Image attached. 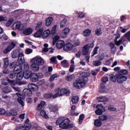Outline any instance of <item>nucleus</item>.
I'll return each instance as SVG.
<instances>
[{
	"label": "nucleus",
	"mask_w": 130,
	"mask_h": 130,
	"mask_svg": "<svg viewBox=\"0 0 130 130\" xmlns=\"http://www.w3.org/2000/svg\"><path fill=\"white\" fill-rule=\"evenodd\" d=\"M98 49H99V47H96L95 48H94L92 52V54L91 55L92 57H93L94 55H96V54L98 53Z\"/></svg>",
	"instance_id": "45"
},
{
	"label": "nucleus",
	"mask_w": 130,
	"mask_h": 130,
	"mask_svg": "<svg viewBox=\"0 0 130 130\" xmlns=\"http://www.w3.org/2000/svg\"><path fill=\"white\" fill-rule=\"evenodd\" d=\"M63 45H64V42L61 40L58 41L56 44V46L58 49H60L63 47Z\"/></svg>",
	"instance_id": "18"
},
{
	"label": "nucleus",
	"mask_w": 130,
	"mask_h": 130,
	"mask_svg": "<svg viewBox=\"0 0 130 130\" xmlns=\"http://www.w3.org/2000/svg\"><path fill=\"white\" fill-rule=\"evenodd\" d=\"M75 64H71L69 69V72L70 73H74V71H75Z\"/></svg>",
	"instance_id": "53"
},
{
	"label": "nucleus",
	"mask_w": 130,
	"mask_h": 130,
	"mask_svg": "<svg viewBox=\"0 0 130 130\" xmlns=\"http://www.w3.org/2000/svg\"><path fill=\"white\" fill-rule=\"evenodd\" d=\"M3 61L4 62V68L6 69L9 67V58H4Z\"/></svg>",
	"instance_id": "40"
},
{
	"label": "nucleus",
	"mask_w": 130,
	"mask_h": 130,
	"mask_svg": "<svg viewBox=\"0 0 130 130\" xmlns=\"http://www.w3.org/2000/svg\"><path fill=\"white\" fill-rule=\"evenodd\" d=\"M82 54L83 55H87V54H89V49L88 48V46L85 45L83 47Z\"/></svg>",
	"instance_id": "26"
},
{
	"label": "nucleus",
	"mask_w": 130,
	"mask_h": 130,
	"mask_svg": "<svg viewBox=\"0 0 130 130\" xmlns=\"http://www.w3.org/2000/svg\"><path fill=\"white\" fill-rule=\"evenodd\" d=\"M105 59V55L104 54H102L100 55L99 57V59L101 61V60H104Z\"/></svg>",
	"instance_id": "56"
},
{
	"label": "nucleus",
	"mask_w": 130,
	"mask_h": 130,
	"mask_svg": "<svg viewBox=\"0 0 130 130\" xmlns=\"http://www.w3.org/2000/svg\"><path fill=\"white\" fill-rule=\"evenodd\" d=\"M42 27V21H40L38 22V23L37 24V26H36V30L40 29V28H41Z\"/></svg>",
	"instance_id": "55"
},
{
	"label": "nucleus",
	"mask_w": 130,
	"mask_h": 130,
	"mask_svg": "<svg viewBox=\"0 0 130 130\" xmlns=\"http://www.w3.org/2000/svg\"><path fill=\"white\" fill-rule=\"evenodd\" d=\"M60 38V37L59 36H56L54 37V38L53 39V42H52V44L53 46L55 45L56 43H57V42H58V41H59V39Z\"/></svg>",
	"instance_id": "29"
},
{
	"label": "nucleus",
	"mask_w": 130,
	"mask_h": 130,
	"mask_svg": "<svg viewBox=\"0 0 130 130\" xmlns=\"http://www.w3.org/2000/svg\"><path fill=\"white\" fill-rule=\"evenodd\" d=\"M101 61L100 60H94L92 62L93 66L94 67H99L100 66H101Z\"/></svg>",
	"instance_id": "34"
},
{
	"label": "nucleus",
	"mask_w": 130,
	"mask_h": 130,
	"mask_svg": "<svg viewBox=\"0 0 130 130\" xmlns=\"http://www.w3.org/2000/svg\"><path fill=\"white\" fill-rule=\"evenodd\" d=\"M55 92L56 93L52 96L53 99L57 98V97H60V96H69L70 95V90L63 88L61 90L60 88H58L55 90Z\"/></svg>",
	"instance_id": "5"
},
{
	"label": "nucleus",
	"mask_w": 130,
	"mask_h": 130,
	"mask_svg": "<svg viewBox=\"0 0 130 130\" xmlns=\"http://www.w3.org/2000/svg\"><path fill=\"white\" fill-rule=\"evenodd\" d=\"M32 63L39 64V66H43L44 64V59L40 56H37L30 60Z\"/></svg>",
	"instance_id": "7"
},
{
	"label": "nucleus",
	"mask_w": 130,
	"mask_h": 130,
	"mask_svg": "<svg viewBox=\"0 0 130 130\" xmlns=\"http://www.w3.org/2000/svg\"><path fill=\"white\" fill-rule=\"evenodd\" d=\"M45 104H46V103H45V102L42 101L40 103V104L38 106L37 110H38L39 111H40V110H41V109L43 108V107L45 106Z\"/></svg>",
	"instance_id": "27"
},
{
	"label": "nucleus",
	"mask_w": 130,
	"mask_h": 130,
	"mask_svg": "<svg viewBox=\"0 0 130 130\" xmlns=\"http://www.w3.org/2000/svg\"><path fill=\"white\" fill-rule=\"evenodd\" d=\"M116 76V81L117 83L119 84H121L123 83V82H125L126 81V76H123L121 74H117Z\"/></svg>",
	"instance_id": "8"
},
{
	"label": "nucleus",
	"mask_w": 130,
	"mask_h": 130,
	"mask_svg": "<svg viewBox=\"0 0 130 130\" xmlns=\"http://www.w3.org/2000/svg\"><path fill=\"white\" fill-rule=\"evenodd\" d=\"M40 114L42 116H43V117H44V118H46L47 119H48V116L47 115V114H46V112H45V111L44 110H42L40 112Z\"/></svg>",
	"instance_id": "41"
},
{
	"label": "nucleus",
	"mask_w": 130,
	"mask_h": 130,
	"mask_svg": "<svg viewBox=\"0 0 130 130\" xmlns=\"http://www.w3.org/2000/svg\"><path fill=\"white\" fill-rule=\"evenodd\" d=\"M72 102L74 103V104H76V103H78L79 102V97L78 96H74L72 98Z\"/></svg>",
	"instance_id": "37"
},
{
	"label": "nucleus",
	"mask_w": 130,
	"mask_h": 130,
	"mask_svg": "<svg viewBox=\"0 0 130 130\" xmlns=\"http://www.w3.org/2000/svg\"><path fill=\"white\" fill-rule=\"evenodd\" d=\"M8 83H10V85L12 86H15V85L17 84V85H25L26 84V82H22L20 81L19 82L17 81L16 82V81L15 80H11L10 79H8Z\"/></svg>",
	"instance_id": "9"
},
{
	"label": "nucleus",
	"mask_w": 130,
	"mask_h": 130,
	"mask_svg": "<svg viewBox=\"0 0 130 130\" xmlns=\"http://www.w3.org/2000/svg\"><path fill=\"white\" fill-rule=\"evenodd\" d=\"M95 113L97 114V115H101L102 113H103V111H101L100 110H96L95 111Z\"/></svg>",
	"instance_id": "64"
},
{
	"label": "nucleus",
	"mask_w": 130,
	"mask_h": 130,
	"mask_svg": "<svg viewBox=\"0 0 130 130\" xmlns=\"http://www.w3.org/2000/svg\"><path fill=\"white\" fill-rule=\"evenodd\" d=\"M70 32V28H66L63 30L61 34V37L62 38H66L67 37V35H68V33Z\"/></svg>",
	"instance_id": "16"
},
{
	"label": "nucleus",
	"mask_w": 130,
	"mask_h": 130,
	"mask_svg": "<svg viewBox=\"0 0 130 130\" xmlns=\"http://www.w3.org/2000/svg\"><path fill=\"white\" fill-rule=\"evenodd\" d=\"M32 32L33 29L31 27H28L23 31V34L24 35H30V34H32Z\"/></svg>",
	"instance_id": "20"
},
{
	"label": "nucleus",
	"mask_w": 130,
	"mask_h": 130,
	"mask_svg": "<svg viewBox=\"0 0 130 130\" xmlns=\"http://www.w3.org/2000/svg\"><path fill=\"white\" fill-rule=\"evenodd\" d=\"M44 48L43 49V52H47V51H48V48H47V47H48V44H45L44 45Z\"/></svg>",
	"instance_id": "54"
},
{
	"label": "nucleus",
	"mask_w": 130,
	"mask_h": 130,
	"mask_svg": "<svg viewBox=\"0 0 130 130\" xmlns=\"http://www.w3.org/2000/svg\"><path fill=\"white\" fill-rule=\"evenodd\" d=\"M23 95H21L19 92L16 93V95L18 96V98L17 99L18 102L21 105L22 107H24V104L23 100L25 99V96H32V91L31 89H24L23 90Z\"/></svg>",
	"instance_id": "3"
},
{
	"label": "nucleus",
	"mask_w": 130,
	"mask_h": 130,
	"mask_svg": "<svg viewBox=\"0 0 130 130\" xmlns=\"http://www.w3.org/2000/svg\"><path fill=\"white\" fill-rule=\"evenodd\" d=\"M52 21H53V18L51 17L47 18L46 20V26H47V27H49V26L51 25Z\"/></svg>",
	"instance_id": "25"
},
{
	"label": "nucleus",
	"mask_w": 130,
	"mask_h": 130,
	"mask_svg": "<svg viewBox=\"0 0 130 130\" xmlns=\"http://www.w3.org/2000/svg\"><path fill=\"white\" fill-rule=\"evenodd\" d=\"M80 44V41L77 40L74 42L73 47H77V46H79Z\"/></svg>",
	"instance_id": "60"
},
{
	"label": "nucleus",
	"mask_w": 130,
	"mask_h": 130,
	"mask_svg": "<svg viewBox=\"0 0 130 130\" xmlns=\"http://www.w3.org/2000/svg\"><path fill=\"white\" fill-rule=\"evenodd\" d=\"M15 46H16L15 43H11L10 45L4 51V53H5V54H7V53H9L12 49L15 48Z\"/></svg>",
	"instance_id": "10"
},
{
	"label": "nucleus",
	"mask_w": 130,
	"mask_h": 130,
	"mask_svg": "<svg viewBox=\"0 0 130 130\" xmlns=\"http://www.w3.org/2000/svg\"><path fill=\"white\" fill-rule=\"evenodd\" d=\"M73 47L74 46L71 43H66L63 47V50L65 51H71L72 49H73Z\"/></svg>",
	"instance_id": "12"
},
{
	"label": "nucleus",
	"mask_w": 130,
	"mask_h": 130,
	"mask_svg": "<svg viewBox=\"0 0 130 130\" xmlns=\"http://www.w3.org/2000/svg\"><path fill=\"white\" fill-rule=\"evenodd\" d=\"M26 28H27V25L26 24L21 23L19 31H23V30H25Z\"/></svg>",
	"instance_id": "51"
},
{
	"label": "nucleus",
	"mask_w": 130,
	"mask_h": 130,
	"mask_svg": "<svg viewBox=\"0 0 130 130\" xmlns=\"http://www.w3.org/2000/svg\"><path fill=\"white\" fill-rule=\"evenodd\" d=\"M28 88L31 91H38L39 87L36 84L30 83L28 85Z\"/></svg>",
	"instance_id": "13"
},
{
	"label": "nucleus",
	"mask_w": 130,
	"mask_h": 130,
	"mask_svg": "<svg viewBox=\"0 0 130 130\" xmlns=\"http://www.w3.org/2000/svg\"><path fill=\"white\" fill-rule=\"evenodd\" d=\"M99 118L100 120H101L102 121H104L105 120H107V119H108L107 116L104 115L100 116L99 117Z\"/></svg>",
	"instance_id": "46"
},
{
	"label": "nucleus",
	"mask_w": 130,
	"mask_h": 130,
	"mask_svg": "<svg viewBox=\"0 0 130 130\" xmlns=\"http://www.w3.org/2000/svg\"><path fill=\"white\" fill-rule=\"evenodd\" d=\"M120 72L122 75H127L128 74V71L125 69L121 70Z\"/></svg>",
	"instance_id": "61"
},
{
	"label": "nucleus",
	"mask_w": 130,
	"mask_h": 130,
	"mask_svg": "<svg viewBox=\"0 0 130 130\" xmlns=\"http://www.w3.org/2000/svg\"><path fill=\"white\" fill-rule=\"evenodd\" d=\"M97 110H100L101 111H103L104 112L105 111V109L102 106V105H97L96 106Z\"/></svg>",
	"instance_id": "43"
},
{
	"label": "nucleus",
	"mask_w": 130,
	"mask_h": 130,
	"mask_svg": "<svg viewBox=\"0 0 130 130\" xmlns=\"http://www.w3.org/2000/svg\"><path fill=\"white\" fill-rule=\"evenodd\" d=\"M24 77V72H21L20 73H17V79L18 81H21L23 77Z\"/></svg>",
	"instance_id": "36"
},
{
	"label": "nucleus",
	"mask_w": 130,
	"mask_h": 130,
	"mask_svg": "<svg viewBox=\"0 0 130 130\" xmlns=\"http://www.w3.org/2000/svg\"><path fill=\"white\" fill-rule=\"evenodd\" d=\"M61 64L63 68H68V66H69V63L67 60H64L61 61Z\"/></svg>",
	"instance_id": "38"
},
{
	"label": "nucleus",
	"mask_w": 130,
	"mask_h": 130,
	"mask_svg": "<svg viewBox=\"0 0 130 130\" xmlns=\"http://www.w3.org/2000/svg\"><path fill=\"white\" fill-rule=\"evenodd\" d=\"M91 33H92V31L90 29H87L83 31L82 35L84 37H89Z\"/></svg>",
	"instance_id": "22"
},
{
	"label": "nucleus",
	"mask_w": 130,
	"mask_h": 130,
	"mask_svg": "<svg viewBox=\"0 0 130 130\" xmlns=\"http://www.w3.org/2000/svg\"><path fill=\"white\" fill-rule=\"evenodd\" d=\"M49 35H50V29H48L43 32L42 35V38H43V39H45V38L49 37Z\"/></svg>",
	"instance_id": "17"
},
{
	"label": "nucleus",
	"mask_w": 130,
	"mask_h": 130,
	"mask_svg": "<svg viewBox=\"0 0 130 130\" xmlns=\"http://www.w3.org/2000/svg\"><path fill=\"white\" fill-rule=\"evenodd\" d=\"M13 22H14V19L11 18L10 19H9V20L6 23V26L7 27H10V26L12 24H13Z\"/></svg>",
	"instance_id": "47"
},
{
	"label": "nucleus",
	"mask_w": 130,
	"mask_h": 130,
	"mask_svg": "<svg viewBox=\"0 0 130 130\" xmlns=\"http://www.w3.org/2000/svg\"><path fill=\"white\" fill-rule=\"evenodd\" d=\"M113 61V58H111L109 60H107L105 62L106 66H109L111 63V61Z\"/></svg>",
	"instance_id": "57"
},
{
	"label": "nucleus",
	"mask_w": 130,
	"mask_h": 130,
	"mask_svg": "<svg viewBox=\"0 0 130 130\" xmlns=\"http://www.w3.org/2000/svg\"><path fill=\"white\" fill-rule=\"evenodd\" d=\"M57 28V25H55L54 26H53L52 30H51L52 34H55L56 33V29Z\"/></svg>",
	"instance_id": "49"
},
{
	"label": "nucleus",
	"mask_w": 130,
	"mask_h": 130,
	"mask_svg": "<svg viewBox=\"0 0 130 130\" xmlns=\"http://www.w3.org/2000/svg\"><path fill=\"white\" fill-rule=\"evenodd\" d=\"M50 63H52V64H56L57 63L56 56H53L50 58Z\"/></svg>",
	"instance_id": "30"
},
{
	"label": "nucleus",
	"mask_w": 130,
	"mask_h": 130,
	"mask_svg": "<svg viewBox=\"0 0 130 130\" xmlns=\"http://www.w3.org/2000/svg\"><path fill=\"white\" fill-rule=\"evenodd\" d=\"M56 125H59L60 128L62 129H67L68 128H72L73 127V124H70V120L69 119H64V118L59 117L56 121Z\"/></svg>",
	"instance_id": "2"
},
{
	"label": "nucleus",
	"mask_w": 130,
	"mask_h": 130,
	"mask_svg": "<svg viewBox=\"0 0 130 130\" xmlns=\"http://www.w3.org/2000/svg\"><path fill=\"white\" fill-rule=\"evenodd\" d=\"M44 29L43 28H40L36 33L34 34V36L36 38H40L42 36V33Z\"/></svg>",
	"instance_id": "15"
},
{
	"label": "nucleus",
	"mask_w": 130,
	"mask_h": 130,
	"mask_svg": "<svg viewBox=\"0 0 130 130\" xmlns=\"http://www.w3.org/2000/svg\"><path fill=\"white\" fill-rule=\"evenodd\" d=\"M110 79L112 82H113L114 83H115L116 82V78H115V76L113 74H111L110 75Z\"/></svg>",
	"instance_id": "48"
},
{
	"label": "nucleus",
	"mask_w": 130,
	"mask_h": 130,
	"mask_svg": "<svg viewBox=\"0 0 130 130\" xmlns=\"http://www.w3.org/2000/svg\"><path fill=\"white\" fill-rule=\"evenodd\" d=\"M30 81H31V82H33L34 83L38 81V77L36 73H32L31 74V76H30Z\"/></svg>",
	"instance_id": "23"
},
{
	"label": "nucleus",
	"mask_w": 130,
	"mask_h": 130,
	"mask_svg": "<svg viewBox=\"0 0 130 130\" xmlns=\"http://www.w3.org/2000/svg\"><path fill=\"white\" fill-rule=\"evenodd\" d=\"M84 118H85V115H84V114H82L80 115L79 119V124H82L83 121L84 120Z\"/></svg>",
	"instance_id": "39"
},
{
	"label": "nucleus",
	"mask_w": 130,
	"mask_h": 130,
	"mask_svg": "<svg viewBox=\"0 0 130 130\" xmlns=\"http://www.w3.org/2000/svg\"><path fill=\"white\" fill-rule=\"evenodd\" d=\"M59 75H57L56 74H53L50 78L49 81L50 82H53L55 79H57V78H59Z\"/></svg>",
	"instance_id": "28"
},
{
	"label": "nucleus",
	"mask_w": 130,
	"mask_h": 130,
	"mask_svg": "<svg viewBox=\"0 0 130 130\" xmlns=\"http://www.w3.org/2000/svg\"><path fill=\"white\" fill-rule=\"evenodd\" d=\"M99 102H105L108 101V99L106 96H101L98 99Z\"/></svg>",
	"instance_id": "32"
},
{
	"label": "nucleus",
	"mask_w": 130,
	"mask_h": 130,
	"mask_svg": "<svg viewBox=\"0 0 130 130\" xmlns=\"http://www.w3.org/2000/svg\"><path fill=\"white\" fill-rule=\"evenodd\" d=\"M67 22H68L67 19H62L60 22V28H63L67 25Z\"/></svg>",
	"instance_id": "31"
},
{
	"label": "nucleus",
	"mask_w": 130,
	"mask_h": 130,
	"mask_svg": "<svg viewBox=\"0 0 130 130\" xmlns=\"http://www.w3.org/2000/svg\"><path fill=\"white\" fill-rule=\"evenodd\" d=\"M45 83H46V81L44 79H42L38 81L37 84L38 86H43Z\"/></svg>",
	"instance_id": "42"
},
{
	"label": "nucleus",
	"mask_w": 130,
	"mask_h": 130,
	"mask_svg": "<svg viewBox=\"0 0 130 130\" xmlns=\"http://www.w3.org/2000/svg\"><path fill=\"white\" fill-rule=\"evenodd\" d=\"M33 52V50L31 49L27 48L25 50V53L26 54H30Z\"/></svg>",
	"instance_id": "58"
},
{
	"label": "nucleus",
	"mask_w": 130,
	"mask_h": 130,
	"mask_svg": "<svg viewBox=\"0 0 130 130\" xmlns=\"http://www.w3.org/2000/svg\"><path fill=\"white\" fill-rule=\"evenodd\" d=\"M6 114V110L4 109L0 108V115H5Z\"/></svg>",
	"instance_id": "63"
},
{
	"label": "nucleus",
	"mask_w": 130,
	"mask_h": 130,
	"mask_svg": "<svg viewBox=\"0 0 130 130\" xmlns=\"http://www.w3.org/2000/svg\"><path fill=\"white\" fill-rule=\"evenodd\" d=\"M94 125L95 126L99 127V126H101V125H102V122H101L99 119H96L94 121Z\"/></svg>",
	"instance_id": "35"
},
{
	"label": "nucleus",
	"mask_w": 130,
	"mask_h": 130,
	"mask_svg": "<svg viewBox=\"0 0 130 130\" xmlns=\"http://www.w3.org/2000/svg\"><path fill=\"white\" fill-rule=\"evenodd\" d=\"M11 56L12 58H17V57H18V62L19 64H23L25 62L24 53H21L20 49H17L12 52Z\"/></svg>",
	"instance_id": "4"
},
{
	"label": "nucleus",
	"mask_w": 130,
	"mask_h": 130,
	"mask_svg": "<svg viewBox=\"0 0 130 130\" xmlns=\"http://www.w3.org/2000/svg\"><path fill=\"white\" fill-rule=\"evenodd\" d=\"M95 34L97 36H100L102 34V31L100 29L98 28L95 30Z\"/></svg>",
	"instance_id": "52"
},
{
	"label": "nucleus",
	"mask_w": 130,
	"mask_h": 130,
	"mask_svg": "<svg viewBox=\"0 0 130 130\" xmlns=\"http://www.w3.org/2000/svg\"><path fill=\"white\" fill-rule=\"evenodd\" d=\"M3 92H4V93H11V92H12V89L10 87L6 86L3 89Z\"/></svg>",
	"instance_id": "44"
},
{
	"label": "nucleus",
	"mask_w": 130,
	"mask_h": 130,
	"mask_svg": "<svg viewBox=\"0 0 130 130\" xmlns=\"http://www.w3.org/2000/svg\"><path fill=\"white\" fill-rule=\"evenodd\" d=\"M73 79H75V75H69L66 77V80L68 82H71Z\"/></svg>",
	"instance_id": "33"
},
{
	"label": "nucleus",
	"mask_w": 130,
	"mask_h": 130,
	"mask_svg": "<svg viewBox=\"0 0 130 130\" xmlns=\"http://www.w3.org/2000/svg\"><path fill=\"white\" fill-rule=\"evenodd\" d=\"M52 93H46L44 94V98L46 99H49L52 97Z\"/></svg>",
	"instance_id": "50"
},
{
	"label": "nucleus",
	"mask_w": 130,
	"mask_h": 130,
	"mask_svg": "<svg viewBox=\"0 0 130 130\" xmlns=\"http://www.w3.org/2000/svg\"><path fill=\"white\" fill-rule=\"evenodd\" d=\"M21 27V22H17L13 24V28L14 30H20V28Z\"/></svg>",
	"instance_id": "24"
},
{
	"label": "nucleus",
	"mask_w": 130,
	"mask_h": 130,
	"mask_svg": "<svg viewBox=\"0 0 130 130\" xmlns=\"http://www.w3.org/2000/svg\"><path fill=\"white\" fill-rule=\"evenodd\" d=\"M2 85H4V86H7L8 84H9V81H8V79H4L1 82Z\"/></svg>",
	"instance_id": "59"
},
{
	"label": "nucleus",
	"mask_w": 130,
	"mask_h": 130,
	"mask_svg": "<svg viewBox=\"0 0 130 130\" xmlns=\"http://www.w3.org/2000/svg\"><path fill=\"white\" fill-rule=\"evenodd\" d=\"M88 77H90V74L88 72H82L80 74V79L76 80L74 83V87L77 89H81L85 87L86 83L88 82Z\"/></svg>",
	"instance_id": "1"
},
{
	"label": "nucleus",
	"mask_w": 130,
	"mask_h": 130,
	"mask_svg": "<svg viewBox=\"0 0 130 130\" xmlns=\"http://www.w3.org/2000/svg\"><path fill=\"white\" fill-rule=\"evenodd\" d=\"M30 69L33 72H39V70H40V65L35 63H32V64L30 66Z\"/></svg>",
	"instance_id": "11"
},
{
	"label": "nucleus",
	"mask_w": 130,
	"mask_h": 130,
	"mask_svg": "<svg viewBox=\"0 0 130 130\" xmlns=\"http://www.w3.org/2000/svg\"><path fill=\"white\" fill-rule=\"evenodd\" d=\"M31 128V125L28 126H20L16 128V130H29Z\"/></svg>",
	"instance_id": "21"
},
{
	"label": "nucleus",
	"mask_w": 130,
	"mask_h": 130,
	"mask_svg": "<svg viewBox=\"0 0 130 130\" xmlns=\"http://www.w3.org/2000/svg\"><path fill=\"white\" fill-rule=\"evenodd\" d=\"M49 108L51 112H56V111H58V108H57V106L50 105L49 106Z\"/></svg>",
	"instance_id": "19"
},
{
	"label": "nucleus",
	"mask_w": 130,
	"mask_h": 130,
	"mask_svg": "<svg viewBox=\"0 0 130 130\" xmlns=\"http://www.w3.org/2000/svg\"><path fill=\"white\" fill-rule=\"evenodd\" d=\"M30 66L28 63H26L23 66V69L22 70L23 73V77L24 79H30L32 76V71L29 70Z\"/></svg>",
	"instance_id": "6"
},
{
	"label": "nucleus",
	"mask_w": 130,
	"mask_h": 130,
	"mask_svg": "<svg viewBox=\"0 0 130 130\" xmlns=\"http://www.w3.org/2000/svg\"><path fill=\"white\" fill-rule=\"evenodd\" d=\"M22 64H19V65L15 67L13 70L14 74H20V73H23V71H22Z\"/></svg>",
	"instance_id": "14"
},
{
	"label": "nucleus",
	"mask_w": 130,
	"mask_h": 130,
	"mask_svg": "<svg viewBox=\"0 0 130 130\" xmlns=\"http://www.w3.org/2000/svg\"><path fill=\"white\" fill-rule=\"evenodd\" d=\"M108 81V78L107 77H105L102 79V82L103 83H104L105 84H106L107 82Z\"/></svg>",
	"instance_id": "62"
}]
</instances>
